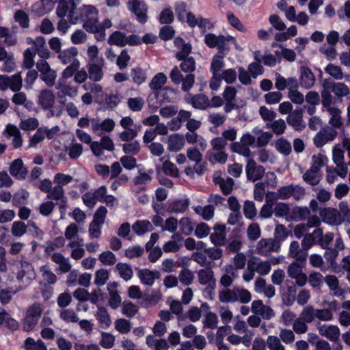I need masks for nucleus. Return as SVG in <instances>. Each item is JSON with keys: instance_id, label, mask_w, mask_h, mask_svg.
<instances>
[{"instance_id": "nucleus-1", "label": "nucleus", "mask_w": 350, "mask_h": 350, "mask_svg": "<svg viewBox=\"0 0 350 350\" xmlns=\"http://www.w3.org/2000/svg\"><path fill=\"white\" fill-rule=\"evenodd\" d=\"M204 41L208 47L211 49L217 48V53H222L223 55H228L229 53L230 42L234 44L237 51H243V48L237 43L236 38L230 35L224 36L220 34L217 36L215 33H209L204 36Z\"/></svg>"}, {"instance_id": "nucleus-2", "label": "nucleus", "mask_w": 350, "mask_h": 350, "mask_svg": "<svg viewBox=\"0 0 350 350\" xmlns=\"http://www.w3.org/2000/svg\"><path fill=\"white\" fill-rule=\"evenodd\" d=\"M98 10L92 5H83L79 9V16L75 18L78 21H81L83 23V28L86 31L92 33L98 20Z\"/></svg>"}, {"instance_id": "nucleus-3", "label": "nucleus", "mask_w": 350, "mask_h": 350, "mask_svg": "<svg viewBox=\"0 0 350 350\" xmlns=\"http://www.w3.org/2000/svg\"><path fill=\"white\" fill-rule=\"evenodd\" d=\"M42 309L39 303L33 304L27 310L23 320V328L26 332L32 330L40 318Z\"/></svg>"}, {"instance_id": "nucleus-4", "label": "nucleus", "mask_w": 350, "mask_h": 350, "mask_svg": "<svg viewBox=\"0 0 350 350\" xmlns=\"http://www.w3.org/2000/svg\"><path fill=\"white\" fill-rule=\"evenodd\" d=\"M170 77L174 84L182 83L181 89L184 92H189L195 83V75L187 74L185 77L177 66H174L170 72Z\"/></svg>"}, {"instance_id": "nucleus-5", "label": "nucleus", "mask_w": 350, "mask_h": 350, "mask_svg": "<svg viewBox=\"0 0 350 350\" xmlns=\"http://www.w3.org/2000/svg\"><path fill=\"white\" fill-rule=\"evenodd\" d=\"M319 215L322 221L329 225H339L345 220L341 213L334 208H322L320 209Z\"/></svg>"}, {"instance_id": "nucleus-6", "label": "nucleus", "mask_w": 350, "mask_h": 350, "mask_svg": "<svg viewBox=\"0 0 350 350\" xmlns=\"http://www.w3.org/2000/svg\"><path fill=\"white\" fill-rule=\"evenodd\" d=\"M256 143V138L250 133L244 134L240 142L231 144L230 150L234 153H250V146H252Z\"/></svg>"}, {"instance_id": "nucleus-7", "label": "nucleus", "mask_w": 350, "mask_h": 350, "mask_svg": "<svg viewBox=\"0 0 350 350\" xmlns=\"http://www.w3.org/2000/svg\"><path fill=\"white\" fill-rule=\"evenodd\" d=\"M55 88L58 90L57 96L59 99V103L62 104H65L66 96L75 98L78 94L77 88L70 84H66V81L64 79L58 80Z\"/></svg>"}, {"instance_id": "nucleus-8", "label": "nucleus", "mask_w": 350, "mask_h": 350, "mask_svg": "<svg viewBox=\"0 0 350 350\" xmlns=\"http://www.w3.org/2000/svg\"><path fill=\"white\" fill-rule=\"evenodd\" d=\"M128 8L137 17L141 23H145L148 21V7L142 0H129L127 3Z\"/></svg>"}, {"instance_id": "nucleus-9", "label": "nucleus", "mask_w": 350, "mask_h": 350, "mask_svg": "<svg viewBox=\"0 0 350 350\" xmlns=\"http://www.w3.org/2000/svg\"><path fill=\"white\" fill-rule=\"evenodd\" d=\"M70 1L72 2V7L69 8L67 0H59L56 8V14L59 18H63L68 14V17L70 24H76L78 23V18L73 16L76 3L75 1Z\"/></svg>"}, {"instance_id": "nucleus-10", "label": "nucleus", "mask_w": 350, "mask_h": 350, "mask_svg": "<svg viewBox=\"0 0 350 350\" xmlns=\"http://www.w3.org/2000/svg\"><path fill=\"white\" fill-rule=\"evenodd\" d=\"M338 132L331 127L322 129L314 137V144L317 148H321L328 142L334 141Z\"/></svg>"}, {"instance_id": "nucleus-11", "label": "nucleus", "mask_w": 350, "mask_h": 350, "mask_svg": "<svg viewBox=\"0 0 350 350\" xmlns=\"http://www.w3.org/2000/svg\"><path fill=\"white\" fill-rule=\"evenodd\" d=\"M3 136L8 139H12V145L14 148H18L23 145V138L19 129L14 124L6 125L2 133Z\"/></svg>"}, {"instance_id": "nucleus-12", "label": "nucleus", "mask_w": 350, "mask_h": 350, "mask_svg": "<svg viewBox=\"0 0 350 350\" xmlns=\"http://www.w3.org/2000/svg\"><path fill=\"white\" fill-rule=\"evenodd\" d=\"M280 247V243L279 241L269 238L262 239L258 243L256 250L260 255L267 256L272 252H277Z\"/></svg>"}, {"instance_id": "nucleus-13", "label": "nucleus", "mask_w": 350, "mask_h": 350, "mask_svg": "<svg viewBox=\"0 0 350 350\" xmlns=\"http://www.w3.org/2000/svg\"><path fill=\"white\" fill-rule=\"evenodd\" d=\"M251 309L254 314L266 320H269L275 316L273 310L270 306L264 305L262 301L260 299L253 301Z\"/></svg>"}, {"instance_id": "nucleus-14", "label": "nucleus", "mask_w": 350, "mask_h": 350, "mask_svg": "<svg viewBox=\"0 0 350 350\" xmlns=\"http://www.w3.org/2000/svg\"><path fill=\"white\" fill-rule=\"evenodd\" d=\"M55 103V96L52 90H42L38 96V103L44 110H51Z\"/></svg>"}, {"instance_id": "nucleus-15", "label": "nucleus", "mask_w": 350, "mask_h": 350, "mask_svg": "<svg viewBox=\"0 0 350 350\" xmlns=\"http://www.w3.org/2000/svg\"><path fill=\"white\" fill-rule=\"evenodd\" d=\"M88 77L90 80L97 82L100 81L104 75L103 66L104 60L88 62Z\"/></svg>"}, {"instance_id": "nucleus-16", "label": "nucleus", "mask_w": 350, "mask_h": 350, "mask_svg": "<svg viewBox=\"0 0 350 350\" xmlns=\"http://www.w3.org/2000/svg\"><path fill=\"white\" fill-rule=\"evenodd\" d=\"M246 155L248 157L247 164L246 165V174L247 178L254 182L260 179L265 174L264 167L260 165H258L254 160L249 159V156L251 154Z\"/></svg>"}, {"instance_id": "nucleus-17", "label": "nucleus", "mask_w": 350, "mask_h": 350, "mask_svg": "<svg viewBox=\"0 0 350 350\" xmlns=\"http://www.w3.org/2000/svg\"><path fill=\"white\" fill-rule=\"evenodd\" d=\"M323 88L331 89L337 97L347 96L350 94L349 88L342 82H333L329 79L323 81Z\"/></svg>"}, {"instance_id": "nucleus-18", "label": "nucleus", "mask_w": 350, "mask_h": 350, "mask_svg": "<svg viewBox=\"0 0 350 350\" xmlns=\"http://www.w3.org/2000/svg\"><path fill=\"white\" fill-rule=\"evenodd\" d=\"M27 43L33 44V47L30 49L33 50L41 59H48L49 57L50 52L42 36L37 37L35 40L28 39Z\"/></svg>"}, {"instance_id": "nucleus-19", "label": "nucleus", "mask_w": 350, "mask_h": 350, "mask_svg": "<svg viewBox=\"0 0 350 350\" xmlns=\"http://www.w3.org/2000/svg\"><path fill=\"white\" fill-rule=\"evenodd\" d=\"M17 280L21 282H30L36 278V273L33 266L27 261L21 262V269L18 271Z\"/></svg>"}, {"instance_id": "nucleus-20", "label": "nucleus", "mask_w": 350, "mask_h": 350, "mask_svg": "<svg viewBox=\"0 0 350 350\" xmlns=\"http://www.w3.org/2000/svg\"><path fill=\"white\" fill-rule=\"evenodd\" d=\"M319 332L322 336L327 338L332 342H336L339 340L340 332L336 325H321L319 327Z\"/></svg>"}, {"instance_id": "nucleus-21", "label": "nucleus", "mask_w": 350, "mask_h": 350, "mask_svg": "<svg viewBox=\"0 0 350 350\" xmlns=\"http://www.w3.org/2000/svg\"><path fill=\"white\" fill-rule=\"evenodd\" d=\"M185 100L196 109H205L210 107V100L204 94H199L193 96L189 94L187 96Z\"/></svg>"}, {"instance_id": "nucleus-22", "label": "nucleus", "mask_w": 350, "mask_h": 350, "mask_svg": "<svg viewBox=\"0 0 350 350\" xmlns=\"http://www.w3.org/2000/svg\"><path fill=\"white\" fill-rule=\"evenodd\" d=\"M299 81L303 88L310 89L314 85L316 79L310 68L306 66H301Z\"/></svg>"}, {"instance_id": "nucleus-23", "label": "nucleus", "mask_w": 350, "mask_h": 350, "mask_svg": "<svg viewBox=\"0 0 350 350\" xmlns=\"http://www.w3.org/2000/svg\"><path fill=\"white\" fill-rule=\"evenodd\" d=\"M302 109H295L287 117V123L297 131H301L305 128V124L302 119Z\"/></svg>"}, {"instance_id": "nucleus-24", "label": "nucleus", "mask_w": 350, "mask_h": 350, "mask_svg": "<svg viewBox=\"0 0 350 350\" xmlns=\"http://www.w3.org/2000/svg\"><path fill=\"white\" fill-rule=\"evenodd\" d=\"M289 256L295 258L297 261L301 264H305L308 256V252L304 251L302 248H300L299 243L296 241H293L290 245Z\"/></svg>"}, {"instance_id": "nucleus-25", "label": "nucleus", "mask_w": 350, "mask_h": 350, "mask_svg": "<svg viewBox=\"0 0 350 350\" xmlns=\"http://www.w3.org/2000/svg\"><path fill=\"white\" fill-rule=\"evenodd\" d=\"M167 150L170 152L180 151L185 144V137L179 133H174L167 139Z\"/></svg>"}, {"instance_id": "nucleus-26", "label": "nucleus", "mask_w": 350, "mask_h": 350, "mask_svg": "<svg viewBox=\"0 0 350 350\" xmlns=\"http://www.w3.org/2000/svg\"><path fill=\"white\" fill-rule=\"evenodd\" d=\"M213 230L214 232L210 235L211 242L215 246L224 245L226 240V226L224 225L216 224Z\"/></svg>"}, {"instance_id": "nucleus-27", "label": "nucleus", "mask_w": 350, "mask_h": 350, "mask_svg": "<svg viewBox=\"0 0 350 350\" xmlns=\"http://www.w3.org/2000/svg\"><path fill=\"white\" fill-rule=\"evenodd\" d=\"M112 26V23L110 19L106 18L101 23H98L95 25L93 31L91 33L94 34L95 39L97 41H103L106 37L105 30Z\"/></svg>"}, {"instance_id": "nucleus-28", "label": "nucleus", "mask_w": 350, "mask_h": 350, "mask_svg": "<svg viewBox=\"0 0 350 350\" xmlns=\"http://www.w3.org/2000/svg\"><path fill=\"white\" fill-rule=\"evenodd\" d=\"M78 55V50L76 47L72 46L62 51L58 55V58L63 64H74L75 61H79L76 59Z\"/></svg>"}, {"instance_id": "nucleus-29", "label": "nucleus", "mask_w": 350, "mask_h": 350, "mask_svg": "<svg viewBox=\"0 0 350 350\" xmlns=\"http://www.w3.org/2000/svg\"><path fill=\"white\" fill-rule=\"evenodd\" d=\"M189 204L188 199L174 200L168 202L167 211L169 213H183L187 209Z\"/></svg>"}, {"instance_id": "nucleus-30", "label": "nucleus", "mask_w": 350, "mask_h": 350, "mask_svg": "<svg viewBox=\"0 0 350 350\" xmlns=\"http://www.w3.org/2000/svg\"><path fill=\"white\" fill-rule=\"evenodd\" d=\"M138 276L143 284L151 286L153 284L155 279L159 278L160 273L159 271H152L145 269L138 271Z\"/></svg>"}, {"instance_id": "nucleus-31", "label": "nucleus", "mask_w": 350, "mask_h": 350, "mask_svg": "<svg viewBox=\"0 0 350 350\" xmlns=\"http://www.w3.org/2000/svg\"><path fill=\"white\" fill-rule=\"evenodd\" d=\"M174 45L178 49H180V51L178 52L176 54V57L178 60H182L185 57H187L189 54L191 53V46L189 44H185L184 40L180 38L177 37L174 40Z\"/></svg>"}, {"instance_id": "nucleus-32", "label": "nucleus", "mask_w": 350, "mask_h": 350, "mask_svg": "<svg viewBox=\"0 0 350 350\" xmlns=\"http://www.w3.org/2000/svg\"><path fill=\"white\" fill-rule=\"evenodd\" d=\"M51 260L53 262L59 265V270L62 273H67L71 269V265L68 258H65L60 253H54L51 255Z\"/></svg>"}, {"instance_id": "nucleus-33", "label": "nucleus", "mask_w": 350, "mask_h": 350, "mask_svg": "<svg viewBox=\"0 0 350 350\" xmlns=\"http://www.w3.org/2000/svg\"><path fill=\"white\" fill-rule=\"evenodd\" d=\"M327 111L329 113L331 118L329 124L331 128L340 129L343 125V121L341 116V111L337 107L329 108Z\"/></svg>"}, {"instance_id": "nucleus-34", "label": "nucleus", "mask_w": 350, "mask_h": 350, "mask_svg": "<svg viewBox=\"0 0 350 350\" xmlns=\"http://www.w3.org/2000/svg\"><path fill=\"white\" fill-rule=\"evenodd\" d=\"M10 173L12 176L18 178H25L27 174V170L23 167L21 159H18L12 162L10 167Z\"/></svg>"}, {"instance_id": "nucleus-35", "label": "nucleus", "mask_w": 350, "mask_h": 350, "mask_svg": "<svg viewBox=\"0 0 350 350\" xmlns=\"http://www.w3.org/2000/svg\"><path fill=\"white\" fill-rule=\"evenodd\" d=\"M219 299L222 303L237 302V286L232 289L226 288L221 291L219 293Z\"/></svg>"}, {"instance_id": "nucleus-36", "label": "nucleus", "mask_w": 350, "mask_h": 350, "mask_svg": "<svg viewBox=\"0 0 350 350\" xmlns=\"http://www.w3.org/2000/svg\"><path fill=\"white\" fill-rule=\"evenodd\" d=\"M96 317L103 328H108L111 324V317L106 308L103 306L98 307Z\"/></svg>"}, {"instance_id": "nucleus-37", "label": "nucleus", "mask_w": 350, "mask_h": 350, "mask_svg": "<svg viewBox=\"0 0 350 350\" xmlns=\"http://www.w3.org/2000/svg\"><path fill=\"white\" fill-rule=\"evenodd\" d=\"M0 325H5L12 330H16L18 327V322L12 319L10 314L4 310L0 312Z\"/></svg>"}, {"instance_id": "nucleus-38", "label": "nucleus", "mask_w": 350, "mask_h": 350, "mask_svg": "<svg viewBox=\"0 0 350 350\" xmlns=\"http://www.w3.org/2000/svg\"><path fill=\"white\" fill-rule=\"evenodd\" d=\"M133 231L138 235H143L147 232L153 230L151 223L148 220H142L136 221L133 226Z\"/></svg>"}, {"instance_id": "nucleus-39", "label": "nucleus", "mask_w": 350, "mask_h": 350, "mask_svg": "<svg viewBox=\"0 0 350 350\" xmlns=\"http://www.w3.org/2000/svg\"><path fill=\"white\" fill-rule=\"evenodd\" d=\"M325 73L336 80L340 81L345 78V74L340 66L334 64H329L324 69Z\"/></svg>"}, {"instance_id": "nucleus-40", "label": "nucleus", "mask_w": 350, "mask_h": 350, "mask_svg": "<svg viewBox=\"0 0 350 350\" xmlns=\"http://www.w3.org/2000/svg\"><path fill=\"white\" fill-rule=\"evenodd\" d=\"M126 34L120 31L112 33L108 38L109 45H116L120 47L125 46Z\"/></svg>"}, {"instance_id": "nucleus-41", "label": "nucleus", "mask_w": 350, "mask_h": 350, "mask_svg": "<svg viewBox=\"0 0 350 350\" xmlns=\"http://www.w3.org/2000/svg\"><path fill=\"white\" fill-rule=\"evenodd\" d=\"M116 269L118 271L120 276L125 281L129 280L133 277V272L129 264L118 262L116 265Z\"/></svg>"}, {"instance_id": "nucleus-42", "label": "nucleus", "mask_w": 350, "mask_h": 350, "mask_svg": "<svg viewBox=\"0 0 350 350\" xmlns=\"http://www.w3.org/2000/svg\"><path fill=\"white\" fill-rule=\"evenodd\" d=\"M215 184L219 185L222 193L227 196L230 194L232 189L234 185V180L232 178L228 177L224 180L223 178H218L214 180Z\"/></svg>"}, {"instance_id": "nucleus-43", "label": "nucleus", "mask_w": 350, "mask_h": 350, "mask_svg": "<svg viewBox=\"0 0 350 350\" xmlns=\"http://www.w3.org/2000/svg\"><path fill=\"white\" fill-rule=\"evenodd\" d=\"M189 159L194 162L193 170L198 174H202L205 171V163L202 161V154H187Z\"/></svg>"}, {"instance_id": "nucleus-44", "label": "nucleus", "mask_w": 350, "mask_h": 350, "mask_svg": "<svg viewBox=\"0 0 350 350\" xmlns=\"http://www.w3.org/2000/svg\"><path fill=\"white\" fill-rule=\"evenodd\" d=\"M141 129L142 126H133L132 129H125L124 131L119 134V138L122 142L131 141L137 136Z\"/></svg>"}, {"instance_id": "nucleus-45", "label": "nucleus", "mask_w": 350, "mask_h": 350, "mask_svg": "<svg viewBox=\"0 0 350 350\" xmlns=\"http://www.w3.org/2000/svg\"><path fill=\"white\" fill-rule=\"evenodd\" d=\"M293 217L296 221H303L310 215L309 208L296 206L292 211Z\"/></svg>"}, {"instance_id": "nucleus-46", "label": "nucleus", "mask_w": 350, "mask_h": 350, "mask_svg": "<svg viewBox=\"0 0 350 350\" xmlns=\"http://www.w3.org/2000/svg\"><path fill=\"white\" fill-rule=\"evenodd\" d=\"M226 55H223L222 53H217V54L213 57L210 68L213 74L220 73L219 71L224 66L223 59Z\"/></svg>"}, {"instance_id": "nucleus-47", "label": "nucleus", "mask_w": 350, "mask_h": 350, "mask_svg": "<svg viewBox=\"0 0 350 350\" xmlns=\"http://www.w3.org/2000/svg\"><path fill=\"white\" fill-rule=\"evenodd\" d=\"M333 160L338 168L337 174L341 177H345L348 167L344 163V154H333Z\"/></svg>"}, {"instance_id": "nucleus-48", "label": "nucleus", "mask_w": 350, "mask_h": 350, "mask_svg": "<svg viewBox=\"0 0 350 350\" xmlns=\"http://www.w3.org/2000/svg\"><path fill=\"white\" fill-rule=\"evenodd\" d=\"M327 159L323 154H314L312 157V163L310 167V171L319 172L321 168L327 164Z\"/></svg>"}, {"instance_id": "nucleus-49", "label": "nucleus", "mask_w": 350, "mask_h": 350, "mask_svg": "<svg viewBox=\"0 0 350 350\" xmlns=\"http://www.w3.org/2000/svg\"><path fill=\"white\" fill-rule=\"evenodd\" d=\"M22 85L23 79L21 72L9 77V88L12 92H19L22 88Z\"/></svg>"}, {"instance_id": "nucleus-50", "label": "nucleus", "mask_w": 350, "mask_h": 350, "mask_svg": "<svg viewBox=\"0 0 350 350\" xmlns=\"http://www.w3.org/2000/svg\"><path fill=\"white\" fill-rule=\"evenodd\" d=\"M46 198L55 201H61L66 198L64 195V190L62 185H55L53 187L47 194Z\"/></svg>"}, {"instance_id": "nucleus-51", "label": "nucleus", "mask_w": 350, "mask_h": 350, "mask_svg": "<svg viewBox=\"0 0 350 350\" xmlns=\"http://www.w3.org/2000/svg\"><path fill=\"white\" fill-rule=\"evenodd\" d=\"M114 326L115 329L122 334L129 333L132 327L131 323L125 319H118L116 320Z\"/></svg>"}, {"instance_id": "nucleus-52", "label": "nucleus", "mask_w": 350, "mask_h": 350, "mask_svg": "<svg viewBox=\"0 0 350 350\" xmlns=\"http://www.w3.org/2000/svg\"><path fill=\"white\" fill-rule=\"evenodd\" d=\"M27 226L21 221H14L11 227V232L13 236L21 237L27 232Z\"/></svg>"}, {"instance_id": "nucleus-53", "label": "nucleus", "mask_w": 350, "mask_h": 350, "mask_svg": "<svg viewBox=\"0 0 350 350\" xmlns=\"http://www.w3.org/2000/svg\"><path fill=\"white\" fill-rule=\"evenodd\" d=\"M324 281L326 282L329 289L334 292V295H341V289L339 288L338 280L335 275H327Z\"/></svg>"}, {"instance_id": "nucleus-54", "label": "nucleus", "mask_w": 350, "mask_h": 350, "mask_svg": "<svg viewBox=\"0 0 350 350\" xmlns=\"http://www.w3.org/2000/svg\"><path fill=\"white\" fill-rule=\"evenodd\" d=\"M325 278L319 272L313 271L308 277V282L314 288L320 289L323 284Z\"/></svg>"}, {"instance_id": "nucleus-55", "label": "nucleus", "mask_w": 350, "mask_h": 350, "mask_svg": "<svg viewBox=\"0 0 350 350\" xmlns=\"http://www.w3.org/2000/svg\"><path fill=\"white\" fill-rule=\"evenodd\" d=\"M166 81V76L163 73L159 72L154 76L149 83V86L150 89L157 90L162 88V86L165 83Z\"/></svg>"}, {"instance_id": "nucleus-56", "label": "nucleus", "mask_w": 350, "mask_h": 350, "mask_svg": "<svg viewBox=\"0 0 350 350\" xmlns=\"http://www.w3.org/2000/svg\"><path fill=\"white\" fill-rule=\"evenodd\" d=\"M41 79L49 87H53L55 84L57 78L56 72L51 68L40 74Z\"/></svg>"}, {"instance_id": "nucleus-57", "label": "nucleus", "mask_w": 350, "mask_h": 350, "mask_svg": "<svg viewBox=\"0 0 350 350\" xmlns=\"http://www.w3.org/2000/svg\"><path fill=\"white\" fill-rule=\"evenodd\" d=\"M138 306L131 301H124L122 304V312L127 317H134L138 312Z\"/></svg>"}, {"instance_id": "nucleus-58", "label": "nucleus", "mask_w": 350, "mask_h": 350, "mask_svg": "<svg viewBox=\"0 0 350 350\" xmlns=\"http://www.w3.org/2000/svg\"><path fill=\"white\" fill-rule=\"evenodd\" d=\"M299 317L305 322L310 323L315 319V308L310 305H308L304 308Z\"/></svg>"}, {"instance_id": "nucleus-59", "label": "nucleus", "mask_w": 350, "mask_h": 350, "mask_svg": "<svg viewBox=\"0 0 350 350\" xmlns=\"http://www.w3.org/2000/svg\"><path fill=\"white\" fill-rule=\"evenodd\" d=\"M181 61H183V62L180 64V69L185 72L192 74L191 72L196 69L194 58L187 56Z\"/></svg>"}, {"instance_id": "nucleus-60", "label": "nucleus", "mask_w": 350, "mask_h": 350, "mask_svg": "<svg viewBox=\"0 0 350 350\" xmlns=\"http://www.w3.org/2000/svg\"><path fill=\"white\" fill-rule=\"evenodd\" d=\"M98 259L104 265H113L116 262V257L111 251L102 252L99 255Z\"/></svg>"}, {"instance_id": "nucleus-61", "label": "nucleus", "mask_w": 350, "mask_h": 350, "mask_svg": "<svg viewBox=\"0 0 350 350\" xmlns=\"http://www.w3.org/2000/svg\"><path fill=\"white\" fill-rule=\"evenodd\" d=\"M213 278V271L211 267L201 269L198 272V280L202 285L208 284Z\"/></svg>"}, {"instance_id": "nucleus-62", "label": "nucleus", "mask_w": 350, "mask_h": 350, "mask_svg": "<svg viewBox=\"0 0 350 350\" xmlns=\"http://www.w3.org/2000/svg\"><path fill=\"white\" fill-rule=\"evenodd\" d=\"M144 253V249L140 245H133L125 250V256L132 259L141 257Z\"/></svg>"}, {"instance_id": "nucleus-63", "label": "nucleus", "mask_w": 350, "mask_h": 350, "mask_svg": "<svg viewBox=\"0 0 350 350\" xmlns=\"http://www.w3.org/2000/svg\"><path fill=\"white\" fill-rule=\"evenodd\" d=\"M39 122L36 118H31L21 121L19 127L23 131H31L37 129Z\"/></svg>"}, {"instance_id": "nucleus-64", "label": "nucleus", "mask_w": 350, "mask_h": 350, "mask_svg": "<svg viewBox=\"0 0 350 350\" xmlns=\"http://www.w3.org/2000/svg\"><path fill=\"white\" fill-rule=\"evenodd\" d=\"M266 342L270 350H285L284 347L281 344L280 338L277 336H269Z\"/></svg>"}]
</instances>
